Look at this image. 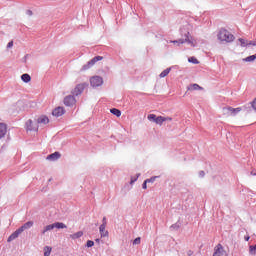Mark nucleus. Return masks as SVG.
Returning a JSON list of instances; mask_svg holds the SVG:
<instances>
[{
    "label": "nucleus",
    "instance_id": "nucleus-6",
    "mask_svg": "<svg viewBox=\"0 0 256 256\" xmlns=\"http://www.w3.org/2000/svg\"><path fill=\"white\" fill-rule=\"evenodd\" d=\"M26 129L27 131H39V124H37V120H28L26 122Z\"/></svg>",
    "mask_w": 256,
    "mask_h": 256
},
{
    "label": "nucleus",
    "instance_id": "nucleus-23",
    "mask_svg": "<svg viewBox=\"0 0 256 256\" xmlns=\"http://www.w3.org/2000/svg\"><path fill=\"white\" fill-rule=\"evenodd\" d=\"M110 113H112V115H115L116 117H119L121 115V110H119L117 108H112L110 110Z\"/></svg>",
    "mask_w": 256,
    "mask_h": 256
},
{
    "label": "nucleus",
    "instance_id": "nucleus-30",
    "mask_svg": "<svg viewBox=\"0 0 256 256\" xmlns=\"http://www.w3.org/2000/svg\"><path fill=\"white\" fill-rule=\"evenodd\" d=\"M249 253L250 255H256V244L249 247Z\"/></svg>",
    "mask_w": 256,
    "mask_h": 256
},
{
    "label": "nucleus",
    "instance_id": "nucleus-42",
    "mask_svg": "<svg viewBox=\"0 0 256 256\" xmlns=\"http://www.w3.org/2000/svg\"><path fill=\"white\" fill-rule=\"evenodd\" d=\"M100 241H101L100 239H96L95 240L96 243H100Z\"/></svg>",
    "mask_w": 256,
    "mask_h": 256
},
{
    "label": "nucleus",
    "instance_id": "nucleus-14",
    "mask_svg": "<svg viewBox=\"0 0 256 256\" xmlns=\"http://www.w3.org/2000/svg\"><path fill=\"white\" fill-rule=\"evenodd\" d=\"M99 231L101 237H109V231H107V226H105V224L100 225Z\"/></svg>",
    "mask_w": 256,
    "mask_h": 256
},
{
    "label": "nucleus",
    "instance_id": "nucleus-22",
    "mask_svg": "<svg viewBox=\"0 0 256 256\" xmlns=\"http://www.w3.org/2000/svg\"><path fill=\"white\" fill-rule=\"evenodd\" d=\"M51 251H53V248H51L50 246H45L44 247V256H50Z\"/></svg>",
    "mask_w": 256,
    "mask_h": 256
},
{
    "label": "nucleus",
    "instance_id": "nucleus-13",
    "mask_svg": "<svg viewBox=\"0 0 256 256\" xmlns=\"http://www.w3.org/2000/svg\"><path fill=\"white\" fill-rule=\"evenodd\" d=\"M48 161H57L58 159H61V153L54 152L47 156L46 158Z\"/></svg>",
    "mask_w": 256,
    "mask_h": 256
},
{
    "label": "nucleus",
    "instance_id": "nucleus-29",
    "mask_svg": "<svg viewBox=\"0 0 256 256\" xmlns=\"http://www.w3.org/2000/svg\"><path fill=\"white\" fill-rule=\"evenodd\" d=\"M256 59V55H251V56H248L244 59V61L250 63L251 61H255Z\"/></svg>",
    "mask_w": 256,
    "mask_h": 256
},
{
    "label": "nucleus",
    "instance_id": "nucleus-39",
    "mask_svg": "<svg viewBox=\"0 0 256 256\" xmlns=\"http://www.w3.org/2000/svg\"><path fill=\"white\" fill-rule=\"evenodd\" d=\"M248 45H256V43L255 42H253V41H249L248 43H247Z\"/></svg>",
    "mask_w": 256,
    "mask_h": 256
},
{
    "label": "nucleus",
    "instance_id": "nucleus-19",
    "mask_svg": "<svg viewBox=\"0 0 256 256\" xmlns=\"http://www.w3.org/2000/svg\"><path fill=\"white\" fill-rule=\"evenodd\" d=\"M53 229H55L53 224H49V225L45 226L42 230V235H45V233H47V231H53Z\"/></svg>",
    "mask_w": 256,
    "mask_h": 256
},
{
    "label": "nucleus",
    "instance_id": "nucleus-8",
    "mask_svg": "<svg viewBox=\"0 0 256 256\" xmlns=\"http://www.w3.org/2000/svg\"><path fill=\"white\" fill-rule=\"evenodd\" d=\"M52 115L54 117H62V115H65V108L58 106L52 111Z\"/></svg>",
    "mask_w": 256,
    "mask_h": 256
},
{
    "label": "nucleus",
    "instance_id": "nucleus-37",
    "mask_svg": "<svg viewBox=\"0 0 256 256\" xmlns=\"http://www.w3.org/2000/svg\"><path fill=\"white\" fill-rule=\"evenodd\" d=\"M102 225L107 226V218L106 217H104L102 219Z\"/></svg>",
    "mask_w": 256,
    "mask_h": 256
},
{
    "label": "nucleus",
    "instance_id": "nucleus-3",
    "mask_svg": "<svg viewBox=\"0 0 256 256\" xmlns=\"http://www.w3.org/2000/svg\"><path fill=\"white\" fill-rule=\"evenodd\" d=\"M222 113L223 115H225V117H231V116H235L237 115V113H241V107L238 108H233V107H224L222 109Z\"/></svg>",
    "mask_w": 256,
    "mask_h": 256
},
{
    "label": "nucleus",
    "instance_id": "nucleus-34",
    "mask_svg": "<svg viewBox=\"0 0 256 256\" xmlns=\"http://www.w3.org/2000/svg\"><path fill=\"white\" fill-rule=\"evenodd\" d=\"M93 245H95V242H93L92 240L87 241V244H86L87 247H93Z\"/></svg>",
    "mask_w": 256,
    "mask_h": 256
},
{
    "label": "nucleus",
    "instance_id": "nucleus-25",
    "mask_svg": "<svg viewBox=\"0 0 256 256\" xmlns=\"http://www.w3.org/2000/svg\"><path fill=\"white\" fill-rule=\"evenodd\" d=\"M190 89H192V91H199L203 90V87L199 86V84H192Z\"/></svg>",
    "mask_w": 256,
    "mask_h": 256
},
{
    "label": "nucleus",
    "instance_id": "nucleus-35",
    "mask_svg": "<svg viewBox=\"0 0 256 256\" xmlns=\"http://www.w3.org/2000/svg\"><path fill=\"white\" fill-rule=\"evenodd\" d=\"M252 108L254 109V111H256V98L254 99V101L251 103Z\"/></svg>",
    "mask_w": 256,
    "mask_h": 256
},
{
    "label": "nucleus",
    "instance_id": "nucleus-7",
    "mask_svg": "<svg viewBox=\"0 0 256 256\" xmlns=\"http://www.w3.org/2000/svg\"><path fill=\"white\" fill-rule=\"evenodd\" d=\"M75 103H76V100L74 96L68 95L64 98V105H66V107H73Z\"/></svg>",
    "mask_w": 256,
    "mask_h": 256
},
{
    "label": "nucleus",
    "instance_id": "nucleus-12",
    "mask_svg": "<svg viewBox=\"0 0 256 256\" xmlns=\"http://www.w3.org/2000/svg\"><path fill=\"white\" fill-rule=\"evenodd\" d=\"M165 121H173L171 117H163V116H157L156 117V125H163Z\"/></svg>",
    "mask_w": 256,
    "mask_h": 256
},
{
    "label": "nucleus",
    "instance_id": "nucleus-41",
    "mask_svg": "<svg viewBox=\"0 0 256 256\" xmlns=\"http://www.w3.org/2000/svg\"><path fill=\"white\" fill-rule=\"evenodd\" d=\"M244 239H245V241H249V239H251V237L245 236Z\"/></svg>",
    "mask_w": 256,
    "mask_h": 256
},
{
    "label": "nucleus",
    "instance_id": "nucleus-2",
    "mask_svg": "<svg viewBox=\"0 0 256 256\" xmlns=\"http://www.w3.org/2000/svg\"><path fill=\"white\" fill-rule=\"evenodd\" d=\"M171 43H174V45H183L184 43H188V45H191V47H195L197 45V41L191 37V33L187 32L185 34V39H179L171 41Z\"/></svg>",
    "mask_w": 256,
    "mask_h": 256
},
{
    "label": "nucleus",
    "instance_id": "nucleus-15",
    "mask_svg": "<svg viewBox=\"0 0 256 256\" xmlns=\"http://www.w3.org/2000/svg\"><path fill=\"white\" fill-rule=\"evenodd\" d=\"M7 135V124L0 123V139H3Z\"/></svg>",
    "mask_w": 256,
    "mask_h": 256
},
{
    "label": "nucleus",
    "instance_id": "nucleus-36",
    "mask_svg": "<svg viewBox=\"0 0 256 256\" xmlns=\"http://www.w3.org/2000/svg\"><path fill=\"white\" fill-rule=\"evenodd\" d=\"M147 183H149V182H147V180H145L144 183L142 184V189H147Z\"/></svg>",
    "mask_w": 256,
    "mask_h": 256
},
{
    "label": "nucleus",
    "instance_id": "nucleus-38",
    "mask_svg": "<svg viewBox=\"0 0 256 256\" xmlns=\"http://www.w3.org/2000/svg\"><path fill=\"white\" fill-rule=\"evenodd\" d=\"M11 47H13V41H10V42L7 44V48H8V49H11Z\"/></svg>",
    "mask_w": 256,
    "mask_h": 256
},
{
    "label": "nucleus",
    "instance_id": "nucleus-26",
    "mask_svg": "<svg viewBox=\"0 0 256 256\" xmlns=\"http://www.w3.org/2000/svg\"><path fill=\"white\" fill-rule=\"evenodd\" d=\"M147 119H148V121H153L155 123L157 121V115L149 114Z\"/></svg>",
    "mask_w": 256,
    "mask_h": 256
},
{
    "label": "nucleus",
    "instance_id": "nucleus-21",
    "mask_svg": "<svg viewBox=\"0 0 256 256\" xmlns=\"http://www.w3.org/2000/svg\"><path fill=\"white\" fill-rule=\"evenodd\" d=\"M21 79L24 83H29L31 81V76L29 74H23Z\"/></svg>",
    "mask_w": 256,
    "mask_h": 256
},
{
    "label": "nucleus",
    "instance_id": "nucleus-16",
    "mask_svg": "<svg viewBox=\"0 0 256 256\" xmlns=\"http://www.w3.org/2000/svg\"><path fill=\"white\" fill-rule=\"evenodd\" d=\"M21 231L19 229H17L14 233H12L9 237H8V243H11V241H15V239H17V237H19V235H21Z\"/></svg>",
    "mask_w": 256,
    "mask_h": 256
},
{
    "label": "nucleus",
    "instance_id": "nucleus-31",
    "mask_svg": "<svg viewBox=\"0 0 256 256\" xmlns=\"http://www.w3.org/2000/svg\"><path fill=\"white\" fill-rule=\"evenodd\" d=\"M133 245H141V237H137V238L133 241Z\"/></svg>",
    "mask_w": 256,
    "mask_h": 256
},
{
    "label": "nucleus",
    "instance_id": "nucleus-32",
    "mask_svg": "<svg viewBox=\"0 0 256 256\" xmlns=\"http://www.w3.org/2000/svg\"><path fill=\"white\" fill-rule=\"evenodd\" d=\"M155 179H157V176H154L150 179H146V183H155Z\"/></svg>",
    "mask_w": 256,
    "mask_h": 256
},
{
    "label": "nucleus",
    "instance_id": "nucleus-17",
    "mask_svg": "<svg viewBox=\"0 0 256 256\" xmlns=\"http://www.w3.org/2000/svg\"><path fill=\"white\" fill-rule=\"evenodd\" d=\"M34 223L33 221H28L25 224H23L20 228H18L22 233L23 231H26V229H31L33 227Z\"/></svg>",
    "mask_w": 256,
    "mask_h": 256
},
{
    "label": "nucleus",
    "instance_id": "nucleus-18",
    "mask_svg": "<svg viewBox=\"0 0 256 256\" xmlns=\"http://www.w3.org/2000/svg\"><path fill=\"white\" fill-rule=\"evenodd\" d=\"M54 225V229H67V225H65V223L63 222H56L53 223Z\"/></svg>",
    "mask_w": 256,
    "mask_h": 256
},
{
    "label": "nucleus",
    "instance_id": "nucleus-4",
    "mask_svg": "<svg viewBox=\"0 0 256 256\" xmlns=\"http://www.w3.org/2000/svg\"><path fill=\"white\" fill-rule=\"evenodd\" d=\"M98 61H103V57L102 56L94 57L87 64L82 66L81 71H87V70L91 69V67H93V65H95V63H97Z\"/></svg>",
    "mask_w": 256,
    "mask_h": 256
},
{
    "label": "nucleus",
    "instance_id": "nucleus-24",
    "mask_svg": "<svg viewBox=\"0 0 256 256\" xmlns=\"http://www.w3.org/2000/svg\"><path fill=\"white\" fill-rule=\"evenodd\" d=\"M70 237L71 239H79V237H83V231L76 232L72 234Z\"/></svg>",
    "mask_w": 256,
    "mask_h": 256
},
{
    "label": "nucleus",
    "instance_id": "nucleus-20",
    "mask_svg": "<svg viewBox=\"0 0 256 256\" xmlns=\"http://www.w3.org/2000/svg\"><path fill=\"white\" fill-rule=\"evenodd\" d=\"M169 73H171V68H167L164 71H162L160 73V78L163 79L164 77H167V75H169Z\"/></svg>",
    "mask_w": 256,
    "mask_h": 256
},
{
    "label": "nucleus",
    "instance_id": "nucleus-33",
    "mask_svg": "<svg viewBox=\"0 0 256 256\" xmlns=\"http://www.w3.org/2000/svg\"><path fill=\"white\" fill-rule=\"evenodd\" d=\"M138 179H139V174H137L136 177H134V178L132 177L131 178L130 184L133 185V183H135V181H137Z\"/></svg>",
    "mask_w": 256,
    "mask_h": 256
},
{
    "label": "nucleus",
    "instance_id": "nucleus-43",
    "mask_svg": "<svg viewBox=\"0 0 256 256\" xmlns=\"http://www.w3.org/2000/svg\"><path fill=\"white\" fill-rule=\"evenodd\" d=\"M28 13H29V15H31V14H32V12H31V11H28Z\"/></svg>",
    "mask_w": 256,
    "mask_h": 256
},
{
    "label": "nucleus",
    "instance_id": "nucleus-28",
    "mask_svg": "<svg viewBox=\"0 0 256 256\" xmlns=\"http://www.w3.org/2000/svg\"><path fill=\"white\" fill-rule=\"evenodd\" d=\"M188 61L189 63H193L194 65H199V60H197V58L195 57H190Z\"/></svg>",
    "mask_w": 256,
    "mask_h": 256
},
{
    "label": "nucleus",
    "instance_id": "nucleus-5",
    "mask_svg": "<svg viewBox=\"0 0 256 256\" xmlns=\"http://www.w3.org/2000/svg\"><path fill=\"white\" fill-rule=\"evenodd\" d=\"M90 84L92 87H101L103 85V78L101 76H93L90 78Z\"/></svg>",
    "mask_w": 256,
    "mask_h": 256
},
{
    "label": "nucleus",
    "instance_id": "nucleus-27",
    "mask_svg": "<svg viewBox=\"0 0 256 256\" xmlns=\"http://www.w3.org/2000/svg\"><path fill=\"white\" fill-rule=\"evenodd\" d=\"M238 41L240 42L241 47H247V45H248L247 44L248 43L247 40H245L243 38H239Z\"/></svg>",
    "mask_w": 256,
    "mask_h": 256
},
{
    "label": "nucleus",
    "instance_id": "nucleus-10",
    "mask_svg": "<svg viewBox=\"0 0 256 256\" xmlns=\"http://www.w3.org/2000/svg\"><path fill=\"white\" fill-rule=\"evenodd\" d=\"M36 123L39 125H48L49 123V117L42 115L36 119Z\"/></svg>",
    "mask_w": 256,
    "mask_h": 256
},
{
    "label": "nucleus",
    "instance_id": "nucleus-9",
    "mask_svg": "<svg viewBox=\"0 0 256 256\" xmlns=\"http://www.w3.org/2000/svg\"><path fill=\"white\" fill-rule=\"evenodd\" d=\"M213 256H225V250L223 249V245L218 244L215 248H214V254Z\"/></svg>",
    "mask_w": 256,
    "mask_h": 256
},
{
    "label": "nucleus",
    "instance_id": "nucleus-1",
    "mask_svg": "<svg viewBox=\"0 0 256 256\" xmlns=\"http://www.w3.org/2000/svg\"><path fill=\"white\" fill-rule=\"evenodd\" d=\"M218 40H220L221 43H233L235 41V36L231 34L227 29H220L218 32Z\"/></svg>",
    "mask_w": 256,
    "mask_h": 256
},
{
    "label": "nucleus",
    "instance_id": "nucleus-40",
    "mask_svg": "<svg viewBox=\"0 0 256 256\" xmlns=\"http://www.w3.org/2000/svg\"><path fill=\"white\" fill-rule=\"evenodd\" d=\"M200 175H201V177H205V172H204V171H201V172H200Z\"/></svg>",
    "mask_w": 256,
    "mask_h": 256
},
{
    "label": "nucleus",
    "instance_id": "nucleus-11",
    "mask_svg": "<svg viewBox=\"0 0 256 256\" xmlns=\"http://www.w3.org/2000/svg\"><path fill=\"white\" fill-rule=\"evenodd\" d=\"M83 91H85V84H78L76 85L72 93L77 96V95H81Z\"/></svg>",
    "mask_w": 256,
    "mask_h": 256
}]
</instances>
